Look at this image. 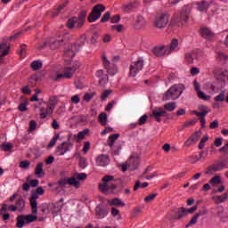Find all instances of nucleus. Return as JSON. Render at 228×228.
I'll list each match as a JSON object with an SVG mask.
<instances>
[{"label":"nucleus","mask_w":228,"mask_h":228,"mask_svg":"<svg viewBox=\"0 0 228 228\" xmlns=\"http://www.w3.org/2000/svg\"><path fill=\"white\" fill-rule=\"evenodd\" d=\"M102 183H100L99 188L103 193H117L118 191L117 184L120 183V180H115V176L105 175L102 178Z\"/></svg>","instance_id":"obj_1"},{"label":"nucleus","mask_w":228,"mask_h":228,"mask_svg":"<svg viewBox=\"0 0 228 228\" xmlns=\"http://www.w3.org/2000/svg\"><path fill=\"white\" fill-rule=\"evenodd\" d=\"M85 42H86V36L82 35L78 40L79 44L69 45L66 47L64 51V61L68 62L72 61V58L79 53V47L81 45H85Z\"/></svg>","instance_id":"obj_2"},{"label":"nucleus","mask_w":228,"mask_h":228,"mask_svg":"<svg viewBox=\"0 0 228 228\" xmlns=\"http://www.w3.org/2000/svg\"><path fill=\"white\" fill-rule=\"evenodd\" d=\"M186 87L183 84H176L171 86L165 94L163 101H177L183 95Z\"/></svg>","instance_id":"obj_3"},{"label":"nucleus","mask_w":228,"mask_h":228,"mask_svg":"<svg viewBox=\"0 0 228 228\" xmlns=\"http://www.w3.org/2000/svg\"><path fill=\"white\" fill-rule=\"evenodd\" d=\"M190 13H191V8L190 6H184L182 8L179 14H175L170 23L169 26L171 28H175L181 24V22H188L190 19Z\"/></svg>","instance_id":"obj_4"},{"label":"nucleus","mask_w":228,"mask_h":228,"mask_svg":"<svg viewBox=\"0 0 228 228\" xmlns=\"http://www.w3.org/2000/svg\"><path fill=\"white\" fill-rule=\"evenodd\" d=\"M86 22V11H81L78 14V17H72L68 20L67 28L69 29H81Z\"/></svg>","instance_id":"obj_5"},{"label":"nucleus","mask_w":228,"mask_h":228,"mask_svg":"<svg viewBox=\"0 0 228 228\" xmlns=\"http://www.w3.org/2000/svg\"><path fill=\"white\" fill-rule=\"evenodd\" d=\"M79 67H81V63L79 61H77L73 62L72 66L64 68V73H58L55 77H53V81H61V79H63V77H66V79H70Z\"/></svg>","instance_id":"obj_6"},{"label":"nucleus","mask_w":228,"mask_h":228,"mask_svg":"<svg viewBox=\"0 0 228 228\" xmlns=\"http://www.w3.org/2000/svg\"><path fill=\"white\" fill-rule=\"evenodd\" d=\"M71 37L69 33H66L64 36H56L49 39L48 45L52 51H56V49H60L65 44V40H70Z\"/></svg>","instance_id":"obj_7"},{"label":"nucleus","mask_w":228,"mask_h":228,"mask_svg":"<svg viewBox=\"0 0 228 228\" xmlns=\"http://www.w3.org/2000/svg\"><path fill=\"white\" fill-rule=\"evenodd\" d=\"M140 166V159L136 155H132L128 160L121 165L122 172H126L127 170H130V172H133L138 168Z\"/></svg>","instance_id":"obj_8"},{"label":"nucleus","mask_w":228,"mask_h":228,"mask_svg":"<svg viewBox=\"0 0 228 228\" xmlns=\"http://www.w3.org/2000/svg\"><path fill=\"white\" fill-rule=\"evenodd\" d=\"M143 65H144L143 57H139L137 61L131 63L129 75L132 77H135L138 72H141V70H143Z\"/></svg>","instance_id":"obj_9"},{"label":"nucleus","mask_w":228,"mask_h":228,"mask_svg":"<svg viewBox=\"0 0 228 228\" xmlns=\"http://www.w3.org/2000/svg\"><path fill=\"white\" fill-rule=\"evenodd\" d=\"M106 10V7L103 4H96L91 13L88 16L89 22H95V20H99L101 19V15L102 12Z\"/></svg>","instance_id":"obj_10"},{"label":"nucleus","mask_w":228,"mask_h":228,"mask_svg":"<svg viewBox=\"0 0 228 228\" xmlns=\"http://www.w3.org/2000/svg\"><path fill=\"white\" fill-rule=\"evenodd\" d=\"M169 19L170 16L167 13H162L157 16L154 22L155 28H158L159 29H163V28H167V24H168Z\"/></svg>","instance_id":"obj_11"},{"label":"nucleus","mask_w":228,"mask_h":228,"mask_svg":"<svg viewBox=\"0 0 228 228\" xmlns=\"http://www.w3.org/2000/svg\"><path fill=\"white\" fill-rule=\"evenodd\" d=\"M8 53H10V43L4 39L0 44V63H4V56H7Z\"/></svg>","instance_id":"obj_12"},{"label":"nucleus","mask_w":228,"mask_h":228,"mask_svg":"<svg viewBox=\"0 0 228 228\" xmlns=\"http://www.w3.org/2000/svg\"><path fill=\"white\" fill-rule=\"evenodd\" d=\"M73 144L71 142H64L61 145L57 146V156H64L67 152L72 150Z\"/></svg>","instance_id":"obj_13"},{"label":"nucleus","mask_w":228,"mask_h":228,"mask_svg":"<svg viewBox=\"0 0 228 228\" xmlns=\"http://www.w3.org/2000/svg\"><path fill=\"white\" fill-rule=\"evenodd\" d=\"M102 61H103V67L107 69L109 76H115L117 74V66L110 65V61H108V58H106V55L102 56Z\"/></svg>","instance_id":"obj_14"},{"label":"nucleus","mask_w":228,"mask_h":228,"mask_svg":"<svg viewBox=\"0 0 228 228\" xmlns=\"http://www.w3.org/2000/svg\"><path fill=\"white\" fill-rule=\"evenodd\" d=\"M39 194L34 192V191H31V197L29 199L30 207L32 209V213L35 215L38 213V202H37V200H38Z\"/></svg>","instance_id":"obj_15"},{"label":"nucleus","mask_w":228,"mask_h":228,"mask_svg":"<svg viewBox=\"0 0 228 228\" xmlns=\"http://www.w3.org/2000/svg\"><path fill=\"white\" fill-rule=\"evenodd\" d=\"M151 117H153L157 122H161V117H167V110H164L161 107H158L152 110Z\"/></svg>","instance_id":"obj_16"},{"label":"nucleus","mask_w":228,"mask_h":228,"mask_svg":"<svg viewBox=\"0 0 228 228\" xmlns=\"http://www.w3.org/2000/svg\"><path fill=\"white\" fill-rule=\"evenodd\" d=\"M95 161L98 167H108L110 165V157L106 154H101L96 158Z\"/></svg>","instance_id":"obj_17"},{"label":"nucleus","mask_w":228,"mask_h":228,"mask_svg":"<svg viewBox=\"0 0 228 228\" xmlns=\"http://www.w3.org/2000/svg\"><path fill=\"white\" fill-rule=\"evenodd\" d=\"M95 213L99 218H106L108 216L110 210L108 208L104 207L103 205H98L95 208Z\"/></svg>","instance_id":"obj_18"},{"label":"nucleus","mask_w":228,"mask_h":228,"mask_svg":"<svg viewBox=\"0 0 228 228\" xmlns=\"http://www.w3.org/2000/svg\"><path fill=\"white\" fill-rule=\"evenodd\" d=\"M200 132H195L192 135H191L184 142V147H190L193 145V143H197L200 138Z\"/></svg>","instance_id":"obj_19"},{"label":"nucleus","mask_w":228,"mask_h":228,"mask_svg":"<svg viewBox=\"0 0 228 228\" xmlns=\"http://www.w3.org/2000/svg\"><path fill=\"white\" fill-rule=\"evenodd\" d=\"M196 5L199 12H203V13H206V12H208L211 6V2L202 0L201 2H198Z\"/></svg>","instance_id":"obj_20"},{"label":"nucleus","mask_w":228,"mask_h":228,"mask_svg":"<svg viewBox=\"0 0 228 228\" xmlns=\"http://www.w3.org/2000/svg\"><path fill=\"white\" fill-rule=\"evenodd\" d=\"M166 49L167 50L168 54H171V53L175 51H179V40L174 38L169 45H166Z\"/></svg>","instance_id":"obj_21"},{"label":"nucleus","mask_w":228,"mask_h":228,"mask_svg":"<svg viewBox=\"0 0 228 228\" xmlns=\"http://www.w3.org/2000/svg\"><path fill=\"white\" fill-rule=\"evenodd\" d=\"M145 24H147V22L145 21V18H143V16L139 15L135 19L134 28V29H143V28H145Z\"/></svg>","instance_id":"obj_22"},{"label":"nucleus","mask_w":228,"mask_h":228,"mask_svg":"<svg viewBox=\"0 0 228 228\" xmlns=\"http://www.w3.org/2000/svg\"><path fill=\"white\" fill-rule=\"evenodd\" d=\"M200 33L202 37V38H205V40H213V37H215V34L209 30V28L204 27L200 29Z\"/></svg>","instance_id":"obj_23"},{"label":"nucleus","mask_w":228,"mask_h":228,"mask_svg":"<svg viewBox=\"0 0 228 228\" xmlns=\"http://www.w3.org/2000/svg\"><path fill=\"white\" fill-rule=\"evenodd\" d=\"M153 54H155V56H165V55H168V51L167 50V46H156L153 49Z\"/></svg>","instance_id":"obj_24"},{"label":"nucleus","mask_w":228,"mask_h":228,"mask_svg":"<svg viewBox=\"0 0 228 228\" xmlns=\"http://www.w3.org/2000/svg\"><path fill=\"white\" fill-rule=\"evenodd\" d=\"M56 104H58V100H56V96L50 97L47 107L48 113H54V108H56Z\"/></svg>","instance_id":"obj_25"},{"label":"nucleus","mask_w":228,"mask_h":228,"mask_svg":"<svg viewBox=\"0 0 228 228\" xmlns=\"http://www.w3.org/2000/svg\"><path fill=\"white\" fill-rule=\"evenodd\" d=\"M90 133V129L86 128L83 131L79 132L77 134H74L73 138L75 142H81V140L85 139V136Z\"/></svg>","instance_id":"obj_26"},{"label":"nucleus","mask_w":228,"mask_h":228,"mask_svg":"<svg viewBox=\"0 0 228 228\" xmlns=\"http://www.w3.org/2000/svg\"><path fill=\"white\" fill-rule=\"evenodd\" d=\"M136 6H138V3L136 1L134 2H130L126 4H124L122 6L123 12H125L126 13H129V12H131V10H134V8H136Z\"/></svg>","instance_id":"obj_27"},{"label":"nucleus","mask_w":228,"mask_h":228,"mask_svg":"<svg viewBox=\"0 0 228 228\" xmlns=\"http://www.w3.org/2000/svg\"><path fill=\"white\" fill-rule=\"evenodd\" d=\"M228 200V194L224 193L223 195L220 196H213L212 200L216 202V204H224V202H226Z\"/></svg>","instance_id":"obj_28"},{"label":"nucleus","mask_w":228,"mask_h":228,"mask_svg":"<svg viewBox=\"0 0 228 228\" xmlns=\"http://www.w3.org/2000/svg\"><path fill=\"white\" fill-rule=\"evenodd\" d=\"M199 111L192 110V115H196V117H206V115L209 113V111H208V108H206L205 106H200Z\"/></svg>","instance_id":"obj_29"},{"label":"nucleus","mask_w":228,"mask_h":228,"mask_svg":"<svg viewBox=\"0 0 228 228\" xmlns=\"http://www.w3.org/2000/svg\"><path fill=\"white\" fill-rule=\"evenodd\" d=\"M202 215H206V212H199L195 214L191 219V221L189 222V224L185 225V227L188 228V227H191V225H195V224H197V221L199 220V218H200V216Z\"/></svg>","instance_id":"obj_30"},{"label":"nucleus","mask_w":228,"mask_h":228,"mask_svg":"<svg viewBox=\"0 0 228 228\" xmlns=\"http://www.w3.org/2000/svg\"><path fill=\"white\" fill-rule=\"evenodd\" d=\"M107 204H109V206H117V207L121 206V208H124V206H126L124 201L120 200V199L118 198L108 200Z\"/></svg>","instance_id":"obj_31"},{"label":"nucleus","mask_w":228,"mask_h":228,"mask_svg":"<svg viewBox=\"0 0 228 228\" xmlns=\"http://www.w3.org/2000/svg\"><path fill=\"white\" fill-rule=\"evenodd\" d=\"M35 175H37V177H44L45 174H44V163L43 162H39L36 166Z\"/></svg>","instance_id":"obj_32"},{"label":"nucleus","mask_w":228,"mask_h":228,"mask_svg":"<svg viewBox=\"0 0 228 228\" xmlns=\"http://www.w3.org/2000/svg\"><path fill=\"white\" fill-rule=\"evenodd\" d=\"M208 183L210 186H218V184H222V177L217 175L212 177Z\"/></svg>","instance_id":"obj_33"},{"label":"nucleus","mask_w":228,"mask_h":228,"mask_svg":"<svg viewBox=\"0 0 228 228\" xmlns=\"http://www.w3.org/2000/svg\"><path fill=\"white\" fill-rule=\"evenodd\" d=\"M119 137H120V134H110L108 140L109 147H113V145H115V142H117V140H118Z\"/></svg>","instance_id":"obj_34"},{"label":"nucleus","mask_w":228,"mask_h":228,"mask_svg":"<svg viewBox=\"0 0 228 228\" xmlns=\"http://www.w3.org/2000/svg\"><path fill=\"white\" fill-rule=\"evenodd\" d=\"M222 167H220V164H213L212 166L207 167L206 174H211V172H220Z\"/></svg>","instance_id":"obj_35"},{"label":"nucleus","mask_w":228,"mask_h":228,"mask_svg":"<svg viewBox=\"0 0 228 228\" xmlns=\"http://www.w3.org/2000/svg\"><path fill=\"white\" fill-rule=\"evenodd\" d=\"M98 120L101 126H107L108 125V114L106 112L100 113L98 117Z\"/></svg>","instance_id":"obj_36"},{"label":"nucleus","mask_w":228,"mask_h":228,"mask_svg":"<svg viewBox=\"0 0 228 228\" xmlns=\"http://www.w3.org/2000/svg\"><path fill=\"white\" fill-rule=\"evenodd\" d=\"M195 58H197V52H191L185 54V61H187V63H193Z\"/></svg>","instance_id":"obj_37"},{"label":"nucleus","mask_w":228,"mask_h":228,"mask_svg":"<svg viewBox=\"0 0 228 228\" xmlns=\"http://www.w3.org/2000/svg\"><path fill=\"white\" fill-rule=\"evenodd\" d=\"M68 184L69 186H74L75 188H79V180L76 177V175L68 178Z\"/></svg>","instance_id":"obj_38"},{"label":"nucleus","mask_w":228,"mask_h":228,"mask_svg":"<svg viewBox=\"0 0 228 228\" xmlns=\"http://www.w3.org/2000/svg\"><path fill=\"white\" fill-rule=\"evenodd\" d=\"M184 216H188V210L187 208H184V207H181L178 209L177 220H181V218H184Z\"/></svg>","instance_id":"obj_39"},{"label":"nucleus","mask_w":228,"mask_h":228,"mask_svg":"<svg viewBox=\"0 0 228 228\" xmlns=\"http://www.w3.org/2000/svg\"><path fill=\"white\" fill-rule=\"evenodd\" d=\"M39 111H40V114H39L40 118H47V115H53L52 112H49L47 107L46 109L45 107H41L39 109Z\"/></svg>","instance_id":"obj_40"},{"label":"nucleus","mask_w":228,"mask_h":228,"mask_svg":"<svg viewBox=\"0 0 228 228\" xmlns=\"http://www.w3.org/2000/svg\"><path fill=\"white\" fill-rule=\"evenodd\" d=\"M16 208L18 211H24V208L26 206V202L22 200V198H20L17 201H16Z\"/></svg>","instance_id":"obj_41"},{"label":"nucleus","mask_w":228,"mask_h":228,"mask_svg":"<svg viewBox=\"0 0 228 228\" xmlns=\"http://www.w3.org/2000/svg\"><path fill=\"white\" fill-rule=\"evenodd\" d=\"M25 224H26V219H25L24 216H19L17 217L16 227L22 228V227H24Z\"/></svg>","instance_id":"obj_42"},{"label":"nucleus","mask_w":228,"mask_h":228,"mask_svg":"<svg viewBox=\"0 0 228 228\" xmlns=\"http://www.w3.org/2000/svg\"><path fill=\"white\" fill-rule=\"evenodd\" d=\"M60 139V134H56L47 145V149H53L56 145V142Z\"/></svg>","instance_id":"obj_43"},{"label":"nucleus","mask_w":228,"mask_h":228,"mask_svg":"<svg viewBox=\"0 0 228 228\" xmlns=\"http://www.w3.org/2000/svg\"><path fill=\"white\" fill-rule=\"evenodd\" d=\"M216 102H224L225 101V91H222L218 95L214 97Z\"/></svg>","instance_id":"obj_44"},{"label":"nucleus","mask_w":228,"mask_h":228,"mask_svg":"<svg viewBox=\"0 0 228 228\" xmlns=\"http://www.w3.org/2000/svg\"><path fill=\"white\" fill-rule=\"evenodd\" d=\"M69 3V1L63 2L61 4H60L55 12L52 13V17H56L58 15V13H60V12H61V10H63L65 8V6H67V4Z\"/></svg>","instance_id":"obj_45"},{"label":"nucleus","mask_w":228,"mask_h":228,"mask_svg":"<svg viewBox=\"0 0 228 228\" xmlns=\"http://www.w3.org/2000/svg\"><path fill=\"white\" fill-rule=\"evenodd\" d=\"M174 110H175V102H171L164 104V110L174 111Z\"/></svg>","instance_id":"obj_46"},{"label":"nucleus","mask_w":228,"mask_h":228,"mask_svg":"<svg viewBox=\"0 0 228 228\" xmlns=\"http://www.w3.org/2000/svg\"><path fill=\"white\" fill-rule=\"evenodd\" d=\"M31 69H33V70H40V69H42V61H34L31 64H30Z\"/></svg>","instance_id":"obj_47"},{"label":"nucleus","mask_w":228,"mask_h":228,"mask_svg":"<svg viewBox=\"0 0 228 228\" xmlns=\"http://www.w3.org/2000/svg\"><path fill=\"white\" fill-rule=\"evenodd\" d=\"M140 186H141L142 188H147V186H149V183L144 182V183H142H142H140V180H137V181L135 182L134 186V191H136V190H138V189L140 188Z\"/></svg>","instance_id":"obj_48"},{"label":"nucleus","mask_w":228,"mask_h":228,"mask_svg":"<svg viewBox=\"0 0 228 228\" xmlns=\"http://www.w3.org/2000/svg\"><path fill=\"white\" fill-rule=\"evenodd\" d=\"M197 94H198L199 99H201V101H209V99H211V96L207 95V94H204V92H202V91H199V92L197 93Z\"/></svg>","instance_id":"obj_49"},{"label":"nucleus","mask_w":228,"mask_h":228,"mask_svg":"<svg viewBox=\"0 0 228 228\" xmlns=\"http://www.w3.org/2000/svg\"><path fill=\"white\" fill-rule=\"evenodd\" d=\"M26 224H31V222H35L37 220V216L34 215H27L24 216Z\"/></svg>","instance_id":"obj_50"},{"label":"nucleus","mask_w":228,"mask_h":228,"mask_svg":"<svg viewBox=\"0 0 228 228\" xmlns=\"http://www.w3.org/2000/svg\"><path fill=\"white\" fill-rule=\"evenodd\" d=\"M216 60H218L219 61H223V63L224 61H227L228 60V56L224 54L223 53H217L216 56Z\"/></svg>","instance_id":"obj_51"},{"label":"nucleus","mask_w":228,"mask_h":228,"mask_svg":"<svg viewBox=\"0 0 228 228\" xmlns=\"http://www.w3.org/2000/svg\"><path fill=\"white\" fill-rule=\"evenodd\" d=\"M1 149L5 151H12V149H13V144H12V142L2 143Z\"/></svg>","instance_id":"obj_52"},{"label":"nucleus","mask_w":228,"mask_h":228,"mask_svg":"<svg viewBox=\"0 0 228 228\" xmlns=\"http://www.w3.org/2000/svg\"><path fill=\"white\" fill-rule=\"evenodd\" d=\"M208 140H209V136L208 135L203 136L198 145V149H202L203 147H205L206 145L205 143L206 142H208Z\"/></svg>","instance_id":"obj_53"},{"label":"nucleus","mask_w":228,"mask_h":228,"mask_svg":"<svg viewBox=\"0 0 228 228\" xmlns=\"http://www.w3.org/2000/svg\"><path fill=\"white\" fill-rule=\"evenodd\" d=\"M94 95H95V93H87L84 95V101H86V102H90V101L94 99Z\"/></svg>","instance_id":"obj_54"},{"label":"nucleus","mask_w":228,"mask_h":228,"mask_svg":"<svg viewBox=\"0 0 228 228\" xmlns=\"http://www.w3.org/2000/svg\"><path fill=\"white\" fill-rule=\"evenodd\" d=\"M79 167L80 168H86V167H88V162H86V159H79Z\"/></svg>","instance_id":"obj_55"},{"label":"nucleus","mask_w":228,"mask_h":228,"mask_svg":"<svg viewBox=\"0 0 228 228\" xmlns=\"http://www.w3.org/2000/svg\"><path fill=\"white\" fill-rule=\"evenodd\" d=\"M63 198H61L55 205L54 208L57 207L56 212L61 211V208H63Z\"/></svg>","instance_id":"obj_56"},{"label":"nucleus","mask_w":228,"mask_h":228,"mask_svg":"<svg viewBox=\"0 0 228 228\" xmlns=\"http://www.w3.org/2000/svg\"><path fill=\"white\" fill-rule=\"evenodd\" d=\"M29 165H31V163L29 162V160H22L20 163V168H28L29 167Z\"/></svg>","instance_id":"obj_57"},{"label":"nucleus","mask_w":228,"mask_h":228,"mask_svg":"<svg viewBox=\"0 0 228 228\" xmlns=\"http://www.w3.org/2000/svg\"><path fill=\"white\" fill-rule=\"evenodd\" d=\"M149 118V116L147 115H143L142 116L139 120H138V124L139 126H143V124H145L147 122V119Z\"/></svg>","instance_id":"obj_58"},{"label":"nucleus","mask_w":228,"mask_h":228,"mask_svg":"<svg viewBox=\"0 0 228 228\" xmlns=\"http://www.w3.org/2000/svg\"><path fill=\"white\" fill-rule=\"evenodd\" d=\"M219 152H223V154L227 156V154H228V141H226V143L224 145V147L219 149Z\"/></svg>","instance_id":"obj_59"},{"label":"nucleus","mask_w":228,"mask_h":228,"mask_svg":"<svg viewBox=\"0 0 228 228\" xmlns=\"http://www.w3.org/2000/svg\"><path fill=\"white\" fill-rule=\"evenodd\" d=\"M155 197H158V193L149 194L144 200L146 202H151V200H154Z\"/></svg>","instance_id":"obj_60"},{"label":"nucleus","mask_w":228,"mask_h":228,"mask_svg":"<svg viewBox=\"0 0 228 228\" xmlns=\"http://www.w3.org/2000/svg\"><path fill=\"white\" fill-rule=\"evenodd\" d=\"M111 16V13L110 12H107L102 18L101 22H108L110 20V17Z\"/></svg>","instance_id":"obj_61"},{"label":"nucleus","mask_w":228,"mask_h":228,"mask_svg":"<svg viewBox=\"0 0 228 228\" xmlns=\"http://www.w3.org/2000/svg\"><path fill=\"white\" fill-rule=\"evenodd\" d=\"M218 164L222 170L228 168V161L227 160L218 162Z\"/></svg>","instance_id":"obj_62"},{"label":"nucleus","mask_w":228,"mask_h":228,"mask_svg":"<svg viewBox=\"0 0 228 228\" xmlns=\"http://www.w3.org/2000/svg\"><path fill=\"white\" fill-rule=\"evenodd\" d=\"M27 106H28V103H25V102L20 104L18 107L19 111H27L28 110Z\"/></svg>","instance_id":"obj_63"},{"label":"nucleus","mask_w":228,"mask_h":228,"mask_svg":"<svg viewBox=\"0 0 228 228\" xmlns=\"http://www.w3.org/2000/svg\"><path fill=\"white\" fill-rule=\"evenodd\" d=\"M193 87L195 92H197V94L198 92H200V84L197 80L193 81Z\"/></svg>","instance_id":"obj_64"}]
</instances>
